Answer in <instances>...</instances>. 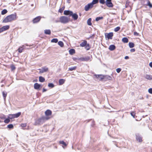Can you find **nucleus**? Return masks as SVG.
Returning a JSON list of instances; mask_svg holds the SVG:
<instances>
[{
  "label": "nucleus",
  "mask_w": 152,
  "mask_h": 152,
  "mask_svg": "<svg viewBox=\"0 0 152 152\" xmlns=\"http://www.w3.org/2000/svg\"><path fill=\"white\" fill-rule=\"evenodd\" d=\"M111 1V0H106L105 2Z\"/></svg>",
  "instance_id": "obj_59"
},
{
  "label": "nucleus",
  "mask_w": 152,
  "mask_h": 152,
  "mask_svg": "<svg viewBox=\"0 0 152 152\" xmlns=\"http://www.w3.org/2000/svg\"><path fill=\"white\" fill-rule=\"evenodd\" d=\"M121 69L120 68H118L116 69V72L118 73H119L121 71Z\"/></svg>",
  "instance_id": "obj_49"
},
{
  "label": "nucleus",
  "mask_w": 152,
  "mask_h": 152,
  "mask_svg": "<svg viewBox=\"0 0 152 152\" xmlns=\"http://www.w3.org/2000/svg\"><path fill=\"white\" fill-rule=\"evenodd\" d=\"M51 32L50 29H45L44 30V33L46 34L50 35Z\"/></svg>",
  "instance_id": "obj_21"
},
{
  "label": "nucleus",
  "mask_w": 152,
  "mask_h": 152,
  "mask_svg": "<svg viewBox=\"0 0 152 152\" xmlns=\"http://www.w3.org/2000/svg\"><path fill=\"white\" fill-rule=\"evenodd\" d=\"M59 143L61 144H62L65 146L67 145V144L64 141H59Z\"/></svg>",
  "instance_id": "obj_39"
},
{
  "label": "nucleus",
  "mask_w": 152,
  "mask_h": 152,
  "mask_svg": "<svg viewBox=\"0 0 152 152\" xmlns=\"http://www.w3.org/2000/svg\"><path fill=\"white\" fill-rule=\"evenodd\" d=\"M128 6V4H126V8Z\"/></svg>",
  "instance_id": "obj_61"
},
{
  "label": "nucleus",
  "mask_w": 152,
  "mask_h": 152,
  "mask_svg": "<svg viewBox=\"0 0 152 152\" xmlns=\"http://www.w3.org/2000/svg\"><path fill=\"white\" fill-rule=\"evenodd\" d=\"M42 17L41 16H38L34 18L32 20L33 23H38Z\"/></svg>",
  "instance_id": "obj_6"
},
{
  "label": "nucleus",
  "mask_w": 152,
  "mask_h": 152,
  "mask_svg": "<svg viewBox=\"0 0 152 152\" xmlns=\"http://www.w3.org/2000/svg\"><path fill=\"white\" fill-rule=\"evenodd\" d=\"M58 22V21H56V22Z\"/></svg>",
  "instance_id": "obj_62"
},
{
  "label": "nucleus",
  "mask_w": 152,
  "mask_h": 152,
  "mask_svg": "<svg viewBox=\"0 0 152 152\" xmlns=\"http://www.w3.org/2000/svg\"><path fill=\"white\" fill-rule=\"evenodd\" d=\"M25 48V46L24 45H23L22 47H19L18 49V51L20 53H21L22 52L24 48Z\"/></svg>",
  "instance_id": "obj_22"
},
{
  "label": "nucleus",
  "mask_w": 152,
  "mask_h": 152,
  "mask_svg": "<svg viewBox=\"0 0 152 152\" xmlns=\"http://www.w3.org/2000/svg\"><path fill=\"white\" fill-rule=\"evenodd\" d=\"M122 40L123 42L125 43H127L129 41L128 39L126 37L123 38Z\"/></svg>",
  "instance_id": "obj_25"
},
{
  "label": "nucleus",
  "mask_w": 152,
  "mask_h": 152,
  "mask_svg": "<svg viewBox=\"0 0 152 152\" xmlns=\"http://www.w3.org/2000/svg\"><path fill=\"white\" fill-rule=\"evenodd\" d=\"M2 121H1V120H0V122H2Z\"/></svg>",
  "instance_id": "obj_63"
},
{
  "label": "nucleus",
  "mask_w": 152,
  "mask_h": 152,
  "mask_svg": "<svg viewBox=\"0 0 152 152\" xmlns=\"http://www.w3.org/2000/svg\"><path fill=\"white\" fill-rule=\"evenodd\" d=\"M103 78H104V79H107L109 80H112V77L108 75H103Z\"/></svg>",
  "instance_id": "obj_18"
},
{
  "label": "nucleus",
  "mask_w": 152,
  "mask_h": 152,
  "mask_svg": "<svg viewBox=\"0 0 152 152\" xmlns=\"http://www.w3.org/2000/svg\"><path fill=\"white\" fill-rule=\"evenodd\" d=\"M147 5L149 6L150 8L152 7V4L151 3L149 0H148Z\"/></svg>",
  "instance_id": "obj_44"
},
{
  "label": "nucleus",
  "mask_w": 152,
  "mask_h": 152,
  "mask_svg": "<svg viewBox=\"0 0 152 152\" xmlns=\"http://www.w3.org/2000/svg\"><path fill=\"white\" fill-rule=\"evenodd\" d=\"M7 12V11L6 9H4L1 12V14L2 15L5 14Z\"/></svg>",
  "instance_id": "obj_33"
},
{
  "label": "nucleus",
  "mask_w": 152,
  "mask_h": 152,
  "mask_svg": "<svg viewBox=\"0 0 152 152\" xmlns=\"http://www.w3.org/2000/svg\"><path fill=\"white\" fill-rule=\"evenodd\" d=\"M16 15L13 14L7 16L2 21L3 23H7L10 22L16 19Z\"/></svg>",
  "instance_id": "obj_2"
},
{
  "label": "nucleus",
  "mask_w": 152,
  "mask_h": 152,
  "mask_svg": "<svg viewBox=\"0 0 152 152\" xmlns=\"http://www.w3.org/2000/svg\"><path fill=\"white\" fill-rule=\"evenodd\" d=\"M42 87V86L41 85L37 83H35L34 84V88L35 89L37 90H39L40 88Z\"/></svg>",
  "instance_id": "obj_11"
},
{
  "label": "nucleus",
  "mask_w": 152,
  "mask_h": 152,
  "mask_svg": "<svg viewBox=\"0 0 152 152\" xmlns=\"http://www.w3.org/2000/svg\"><path fill=\"white\" fill-rule=\"evenodd\" d=\"M129 58V57L128 56H125L124 58L125 59H127Z\"/></svg>",
  "instance_id": "obj_55"
},
{
  "label": "nucleus",
  "mask_w": 152,
  "mask_h": 152,
  "mask_svg": "<svg viewBox=\"0 0 152 152\" xmlns=\"http://www.w3.org/2000/svg\"><path fill=\"white\" fill-rule=\"evenodd\" d=\"M58 44L61 47H62L64 46L63 42L61 41H59L58 42Z\"/></svg>",
  "instance_id": "obj_34"
},
{
  "label": "nucleus",
  "mask_w": 152,
  "mask_h": 152,
  "mask_svg": "<svg viewBox=\"0 0 152 152\" xmlns=\"http://www.w3.org/2000/svg\"><path fill=\"white\" fill-rule=\"evenodd\" d=\"M2 94L4 100L5 101L7 96V93L5 91H3L2 92Z\"/></svg>",
  "instance_id": "obj_23"
},
{
  "label": "nucleus",
  "mask_w": 152,
  "mask_h": 152,
  "mask_svg": "<svg viewBox=\"0 0 152 152\" xmlns=\"http://www.w3.org/2000/svg\"><path fill=\"white\" fill-rule=\"evenodd\" d=\"M93 6L92 3H90L85 6L84 10L86 11H88L90 9L92 8L93 7Z\"/></svg>",
  "instance_id": "obj_5"
},
{
  "label": "nucleus",
  "mask_w": 152,
  "mask_h": 152,
  "mask_svg": "<svg viewBox=\"0 0 152 152\" xmlns=\"http://www.w3.org/2000/svg\"><path fill=\"white\" fill-rule=\"evenodd\" d=\"M48 87H49L50 88H53V87H54V85L53 83H49L48 84Z\"/></svg>",
  "instance_id": "obj_36"
},
{
  "label": "nucleus",
  "mask_w": 152,
  "mask_h": 152,
  "mask_svg": "<svg viewBox=\"0 0 152 152\" xmlns=\"http://www.w3.org/2000/svg\"><path fill=\"white\" fill-rule=\"evenodd\" d=\"M69 52L70 54L72 55L75 53V50L74 49H71L69 50Z\"/></svg>",
  "instance_id": "obj_27"
},
{
  "label": "nucleus",
  "mask_w": 152,
  "mask_h": 152,
  "mask_svg": "<svg viewBox=\"0 0 152 152\" xmlns=\"http://www.w3.org/2000/svg\"><path fill=\"white\" fill-rule=\"evenodd\" d=\"M129 45L130 48H133L134 46V44L132 42H129Z\"/></svg>",
  "instance_id": "obj_30"
},
{
  "label": "nucleus",
  "mask_w": 152,
  "mask_h": 152,
  "mask_svg": "<svg viewBox=\"0 0 152 152\" xmlns=\"http://www.w3.org/2000/svg\"><path fill=\"white\" fill-rule=\"evenodd\" d=\"M38 70H39V73H42L47 72L48 70V69L46 66H45L42 67L41 69H39Z\"/></svg>",
  "instance_id": "obj_7"
},
{
  "label": "nucleus",
  "mask_w": 152,
  "mask_h": 152,
  "mask_svg": "<svg viewBox=\"0 0 152 152\" xmlns=\"http://www.w3.org/2000/svg\"><path fill=\"white\" fill-rule=\"evenodd\" d=\"M87 43V41L86 40H84L83 41V42H82L80 44V46L82 47H84L86 45Z\"/></svg>",
  "instance_id": "obj_19"
},
{
  "label": "nucleus",
  "mask_w": 152,
  "mask_h": 152,
  "mask_svg": "<svg viewBox=\"0 0 152 152\" xmlns=\"http://www.w3.org/2000/svg\"><path fill=\"white\" fill-rule=\"evenodd\" d=\"M10 121V119L7 118L5 119L4 121L5 123H8Z\"/></svg>",
  "instance_id": "obj_40"
},
{
  "label": "nucleus",
  "mask_w": 152,
  "mask_h": 152,
  "mask_svg": "<svg viewBox=\"0 0 152 152\" xmlns=\"http://www.w3.org/2000/svg\"><path fill=\"white\" fill-rule=\"evenodd\" d=\"M105 37L107 38L108 39H112L113 37V32H110L108 33L106 35H105Z\"/></svg>",
  "instance_id": "obj_9"
},
{
  "label": "nucleus",
  "mask_w": 152,
  "mask_h": 152,
  "mask_svg": "<svg viewBox=\"0 0 152 152\" xmlns=\"http://www.w3.org/2000/svg\"><path fill=\"white\" fill-rule=\"evenodd\" d=\"M131 115L134 118V116H135V113L134 112H132L131 113Z\"/></svg>",
  "instance_id": "obj_52"
},
{
  "label": "nucleus",
  "mask_w": 152,
  "mask_h": 152,
  "mask_svg": "<svg viewBox=\"0 0 152 152\" xmlns=\"http://www.w3.org/2000/svg\"><path fill=\"white\" fill-rule=\"evenodd\" d=\"M106 5V6L110 8L113 7V5L111 2V1L105 2Z\"/></svg>",
  "instance_id": "obj_17"
},
{
  "label": "nucleus",
  "mask_w": 152,
  "mask_h": 152,
  "mask_svg": "<svg viewBox=\"0 0 152 152\" xmlns=\"http://www.w3.org/2000/svg\"><path fill=\"white\" fill-rule=\"evenodd\" d=\"M58 42V39L57 38H54L52 39L51 40L52 42H54L56 43Z\"/></svg>",
  "instance_id": "obj_35"
},
{
  "label": "nucleus",
  "mask_w": 152,
  "mask_h": 152,
  "mask_svg": "<svg viewBox=\"0 0 152 152\" xmlns=\"http://www.w3.org/2000/svg\"><path fill=\"white\" fill-rule=\"evenodd\" d=\"M64 7H63L61 8H60L58 10V12L61 13H62L63 12V11L64 10Z\"/></svg>",
  "instance_id": "obj_41"
},
{
  "label": "nucleus",
  "mask_w": 152,
  "mask_h": 152,
  "mask_svg": "<svg viewBox=\"0 0 152 152\" xmlns=\"http://www.w3.org/2000/svg\"><path fill=\"white\" fill-rule=\"evenodd\" d=\"M77 59L79 60H80L83 61H91V58L90 57L88 56H86L83 57L78 58Z\"/></svg>",
  "instance_id": "obj_4"
},
{
  "label": "nucleus",
  "mask_w": 152,
  "mask_h": 152,
  "mask_svg": "<svg viewBox=\"0 0 152 152\" xmlns=\"http://www.w3.org/2000/svg\"><path fill=\"white\" fill-rule=\"evenodd\" d=\"M95 77V78H97L99 80H102L104 79L103 75H94Z\"/></svg>",
  "instance_id": "obj_10"
},
{
  "label": "nucleus",
  "mask_w": 152,
  "mask_h": 152,
  "mask_svg": "<svg viewBox=\"0 0 152 152\" xmlns=\"http://www.w3.org/2000/svg\"><path fill=\"white\" fill-rule=\"evenodd\" d=\"M148 92L151 94H152V88H150L148 90Z\"/></svg>",
  "instance_id": "obj_51"
},
{
  "label": "nucleus",
  "mask_w": 152,
  "mask_h": 152,
  "mask_svg": "<svg viewBox=\"0 0 152 152\" xmlns=\"http://www.w3.org/2000/svg\"><path fill=\"white\" fill-rule=\"evenodd\" d=\"M98 2V1L96 0H93L92 2L91 3H92L93 4V5L94 6V4H96Z\"/></svg>",
  "instance_id": "obj_42"
},
{
  "label": "nucleus",
  "mask_w": 152,
  "mask_h": 152,
  "mask_svg": "<svg viewBox=\"0 0 152 152\" xmlns=\"http://www.w3.org/2000/svg\"><path fill=\"white\" fill-rule=\"evenodd\" d=\"M10 67L11 71H12L14 70L15 69V66L13 65H12Z\"/></svg>",
  "instance_id": "obj_43"
},
{
  "label": "nucleus",
  "mask_w": 152,
  "mask_h": 152,
  "mask_svg": "<svg viewBox=\"0 0 152 152\" xmlns=\"http://www.w3.org/2000/svg\"><path fill=\"white\" fill-rule=\"evenodd\" d=\"M8 117L10 119H12L15 118L14 114H10L9 115Z\"/></svg>",
  "instance_id": "obj_31"
},
{
  "label": "nucleus",
  "mask_w": 152,
  "mask_h": 152,
  "mask_svg": "<svg viewBox=\"0 0 152 152\" xmlns=\"http://www.w3.org/2000/svg\"><path fill=\"white\" fill-rule=\"evenodd\" d=\"M47 90L46 89H45V88H43V89L42 92H45V91H47Z\"/></svg>",
  "instance_id": "obj_57"
},
{
  "label": "nucleus",
  "mask_w": 152,
  "mask_h": 152,
  "mask_svg": "<svg viewBox=\"0 0 152 152\" xmlns=\"http://www.w3.org/2000/svg\"><path fill=\"white\" fill-rule=\"evenodd\" d=\"M60 21L63 23H68L69 21V18L66 16H62L60 18Z\"/></svg>",
  "instance_id": "obj_3"
},
{
  "label": "nucleus",
  "mask_w": 152,
  "mask_h": 152,
  "mask_svg": "<svg viewBox=\"0 0 152 152\" xmlns=\"http://www.w3.org/2000/svg\"><path fill=\"white\" fill-rule=\"evenodd\" d=\"M120 27L119 26H118L115 28L114 30L115 32H117L120 30Z\"/></svg>",
  "instance_id": "obj_45"
},
{
  "label": "nucleus",
  "mask_w": 152,
  "mask_h": 152,
  "mask_svg": "<svg viewBox=\"0 0 152 152\" xmlns=\"http://www.w3.org/2000/svg\"><path fill=\"white\" fill-rule=\"evenodd\" d=\"M115 48V46L113 45H110L109 48V49L111 51H113L114 50Z\"/></svg>",
  "instance_id": "obj_20"
},
{
  "label": "nucleus",
  "mask_w": 152,
  "mask_h": 152,
  "mask_svg": "<svg viewBox=\"0 0 152 152\" xmlns=\"http://www.w3.org/2000/svg\"><path fill=\"white\" fill-rule=\"evenodd\" d=\"M91 120L92 121V124H91V126H93L94 125V121H93V120Z\"/></svg>",
  "instance_id": "obj_58"
},
{
  "label": "nucleus",
  "mask_w": 152,
  "mask_h": 152,
  "mask_svg": "<svg viewBox=\"0 0 152 152\" xmlns=\"http://www.w3.org/2000/svg\"><path fill=\"white\" fill-rule=\"evenodd\" d=\"M72 16V18L75 20H76L78 18V15L76 13H73L72 12V14L71 15Z\"/></svg>",
  "instance_id": "obj_15"
},
{
  "label": "nucleus",
  "mask_w": 152,
  "mask_h": 152,
  "mask_svg": "<svg viewBox=\"0 0 152 152\" xmlns=\"http://www.w3.org/2000/svg\"><path fill=\"white\" fill-rule=\"evenodd\" d=\"M149 66L151 68H152V62H151L149 64Z\"/></svg>",
  "instance_id": "obj_56"
},
{
  "label": "nucleus",
  "mask_w": 152,
  "mask_h": 152,
  "mask_svg": "<svg viewBox=\"0 0 152 152\" xmlns=\"http://www.w3.org/2000/svg\"><path fill=\"white\" fill-rule=\"evenodd\" d=\"M45 78L42 76H39V81L41 82H43L45 81Z\"/></svg>",
  "instance_id": "obj_26"
},
{
  "label": "nucleus",
  "mask_w": 152,
  "mask_h": 152,
  "mask_svg": "<svg viewBox=\"0 0 152 152\" xmlns=\"http://www.w3.org/2000/svg\"><path fill=\"white\" fill-rule=\"evenodd\" d=\"M134 36H138L139 35V33H137V32H134Z\"/></svg>",
  "instance_id": "obj_53"
},
{
  "label": "nucleus",
  "mask_w": 152,
  "mask_h": 152,
  "mask_svg": "<svg viewBox=\"0 0 152 152\" xmlns=\"http://www.w3.org/2000/svg\"><path fill=\"white\" fill-rule=\"evenodd\" d=\"M0 118L2 119H4L5 118V116L4 115H0Z\"/></svg>",
  "instance_id": "obj_47"
},
{
  "label": "nucleus",
  "mask_w": 152,
  "mask_h": 152,
  "mask_svg": "<svg viewBox=\"0 0 152 152\" xmlns=\"http://www.w3.org/2000/svg\"><path fill=\"white\" fill-rule=\"evenodd\" d=\"M21 113L19 112L16 114H14L15 118H17L19 117L21 115Z\"/></svg>",
  "instance_id": "obj_28"
},
{
  "label": "nucleus",
  "mask_w": 152,
  "mask_h": 152,
  "mask_svg": "<svg viewBox=\"0 0 152 152\" xmlns=\"http://www.w3.org/2000/svg\"><path fill=\"white\" fill-rule=\"evenodd\" d=\"M91 19L90 18H89L87 20V23L88 25L89 26H91L92 25V23H91Z\"/></svg>",
  "instance_id": "obj_29"
},
{
  "label": "nucleus",
  "mask_w": 152,
  "mask_h": 152,
  "mask_svg": "<svg viewBox=\"0 0 152 152\" xmlns=\"http://www.w3.org/2000/svg\"><path fill=\"white\" fill-rule=\"evenodd\" d=\"M144 77L146 79L149 80H152V75L146 74L145 75Z\"/></svg>",
  "instance_id": "obj_14"
},
{
  "label": "nucleus",
  "mask_w": 152,
  "mask_h": 152,
  "mask_svg": "<svg viewBox=\"0 0 152 152\" xmlns=\"http://www.w3.org/2000/svg\"><path fill=\"white\" fill-rule=\"evenodd\" d=\"M85 48L87 50H88L90 49V47L89 44H87L85 46Z\"/></svg>",
  "instance_id": "obj_38"
},
{
  "label": "nucleus",
  "mask_w": 152,
  "mask_h": 152,
  "mask_svg": "<svg viewBox=\"0 0 152 152\" xmlns=\"http://www.w3.org/2000/svg\"><path fill=\"white\" fill-rule=\"evenodd\" d=\"M65 81V80L63 79H60L59 80V84L60 85H62L63 84Z\"/></svg>",
  "instance_id": "obj_24"
},
{
  "label": "nucleus",
  "mask_w": 152,
  "mask_h": 152,
  "mask_svg": "<svg viewBox=\"0 0 152 152\" xmlns=\"http://www.w3.org/2000/svg\"><path fill=\"white\" fill-rule=\"evenodd\" d=\"M99 2L100 3L102 4H104L105 3V0H100Z\"/></svg>",
  "instance_id": "obj_48"
},
{
  "label": "nucleus",
  "mask_w": 152,
  "mask_h": 152,
  "mask_svg": "<svg viewBox=\"0 0 152 152\" xmlns=\"http://www.w3.org/2000/svg\"><path fill=\"white\" fill-rule=\"evenodd\" d=\"M72 11L70 10H64V14L65 15H69L71 16V15L72 14Z\"/></svg>",
  "instance_id": "obj_13"
},
{
  "label": "nucleus",
  "mask_w": 152,
  "mask_h": 152,
  "mask_svg": "<svg viewBox=\"0 0 152 152\" xmlns=\"http://www.w3.org/2000/svg\"><path fill=\"white\" fill-rule=\"evenodd\" d=\"M10 26L8 25H7L3 26L1 28H0V33L6 30H7L9 29Z\"/></svg>",
  "instance_id": "obj_8"
},
{
  "label": "nucleus",
  "mask_w": 152,
  "mask_h": 152,
  "mask_svg": "<svg viewBox=\"0 0 152 152\" xmlns=\"http://www.w3.org/2000/svg\"><path fill=\"white\" fill-rule=\"evenodd\" d=\"M49 118L47 116H42L39 118L35 119L34 125L35 126L41 125L44 123L46 121L48 120Z\"/></svg>",
  "instance_id": "obj_1"
},
{
  "label": "nucleus",
  "mask_w": 152,
  "mask_h": 152,
  "mask_svg": "<svg viewBox=\"0 0 152 152\" xmlns=\"http://www.w3.org/2000/svg\"><path fill=\"white\" fill-rule=\"evenodd\" d=\"M136 139L137 141L139 142H141L142 141V138L141 136L138 134H136Z\"/></svg>",
  "instance_id": "obj_12"
},
{
  "label": "nucleus",
  "mask_w": 152,
  "mask_h": 152,
  "mask_svg": "<svg viewBox=\"0 0 152 152\" xmlns=\"http://www.w3.org/2000/svg\"><path fill=\"white\" fill-rule=\"evenodd\" d=\"M45 114L46 115V116H48L52 114V112L51 111L49 110H46L45 112Z\"/></svg>",
  "instance_id": "obj_16"
},
{
  "label": "nucleus",
  "mask_w": 152,
  "mask_h": 152,
  "mask_svg": "<svg viewBox=\"0 0 152 152\" xmlns=\"http://www.w3.org/2000/svg\"><path fill=\"white\" fill-rule=\"evenodd\" d=\"M7 127L9 129H12L13 128V126L12 124H10L7 126Z\"/></svg>",
  "instance_id": "obj_46"
},
{
  "label": "nucleus",
  "mask_w": 152,
  "mask_h": 152,
  "mask_svg": "<svg viewBox=\"0 0 152 152\" xmlns=\"http://www.w3.org/2000/svg\"><path fill=\"white\" fill-rule=\"evenodd\" d=\"M76 66H75L74 67H71L69 68L68 69L69 71H72L74 70H75L76 69Z\"/></svg>",
  "instance_id": "obj_32"
},
{
  "label": "nucleus",
  "mask_w": 152,
  "mask_h": 152,
  "mask_svg": "<svg viewBox=\"0 0 152 152\" xmlns=\"http://www.w3.org/2000/svg\"><path fill=\"white\" fill-rule=\"evenodd\" d=\"M21 126L23 127H25L26 126V124H21Z\"/></svg>",
  "instance_id": "obj_50"
},
{
  "label": "nucleus",
  "mask_w": 152,
  "mask_h": 152,
  "mask_svg": "<svg viewBox=\"0 0 152 152\" xmlns=\"http://www.w3.org/2000/svg\"><path fill=\"white\" fill-rule=\"evenodd\" d=\"M67 2L68 3H70V0H67Z\"/></svg>",
  "instance_id": "obj_60"
},
{
  "label": "nucleus",
  "mask_w": 152,
  "mask_h": 152,
  "mask_svg": "<svg viewBox=\"0 0 152 152\" xmlns=\"http://www.w3.org/2000/svg\"><path fill=\"white\" fill-rule=\"evenodd\" d=\"M103 19V17H97L96 18L95 20L96 21H98L100 20Z\"/></svg>",
  "instance_id": "obj_37"
},
{
  "label": "nucleus",
  "mask_w": 152,
  "mask_h": 152,
  "mask_svg": "<svg viewBox=\"0 0 152 152\" xmlns=\"http://www.w3.org/2000/svg\"><path fill=\"white\" fill-rule=\"evenodd\" d=\"M130 51L131 52H134L135 51V49L134 48L131 49Z\"/></svg>",
  "instance_id": "obj_54"
}]
</instances>
